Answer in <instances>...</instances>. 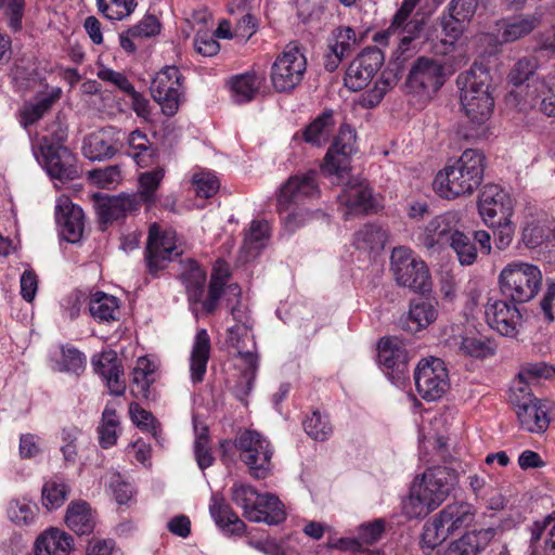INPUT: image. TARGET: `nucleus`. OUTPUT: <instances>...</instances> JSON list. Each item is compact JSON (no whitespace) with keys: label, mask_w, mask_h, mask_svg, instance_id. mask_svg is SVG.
Segmentation results:
<instances>
[{"label":"nucleus","mask_w":555,"mask_h":555,"mask_svg":"<svg viewBox=\"0 0 555 555\" xmlns=\"http://www.w3.org/2000/svg\"><path fill=\"white\" fill-rule=\"evenodd\" d=\"M539 67L534 56H526L518 60L508 74V81L518 90H512L506 96L508 105L519 111H527L540 104V111L555 118V69L548 74L545 80L533 81L522 88Z\"/></svg>","instance_id":"1"},{"label":"nucleus","mask_w":555,"mask_h":555,"mask_svg":"<svg viewBox=\"0 0 555 555\" xmlns=\"http://www.w3.org/2000/svg\"><path fill=\"white\" fill-rule=\"evenodd\" d=\"M483 173L485 155L479 150L467 149L453 165L436 175L433 188L447 199L470 195L481 184Z\"/></svg>","instance_id":"2"},{"label":"nucleus","mask_w":555,"mask_h":555,"mask_svg":"<svg viewBox=\"0 0 555 555\" xmlns=\"http://www.w3.org/2000/svg\"><path fill=\"white\" fill-rule=\"evenodd\" d=\"M460 101L465 116L474 125L490 119L494 109V88L490 70L482 64L474 63L469 70L459 75Z\"/></svg>","instance_id":"3"},{"label":"nucleus","mask_w":555,"mask_h":555,"mask_svg":"<svg viewBox=\"0 0 555 555\" xmlns=\"http://www.w3.org/2000/svg\"><path fill=\"white\" fill-rule=\"evenodd\" d=\"M227 274L214 273L208 285V294L204 299L206 272L192 258L180 260L179 280L185 287L190 308L196 319L214 314L219 306L225 286Z\"/></svg>","instance_id":"4"},{"label":"nucleus","mask_w":555,"mask_h":555,"mask_svg":"<svg viewBox=\"0 0 555 555\" xmlns=\"http://www.w3.org/2000/svg\"><path fill=\"white\" fill-rule=\"evenodd\" d=\"M499 283L503 296L515 304H524L533 299L538 294L542 283V273L534 264L513 261L501 271Z\"/></svg>","instance_id":"5"},{"label":"nucleus","mask_w":555,"mask_h":555,"mask_svg":"<svg viewBox=\"0 0 555 555\" xmlns=\"http://www.w3.org/2000/svg\"><path fill=\"white\" fill-rule=\"evenodd\" d=\"M391 271L398 285L425 293L431 288V278L426 263L406 247L392 249Z\"/></svg>","instance_id":"6"},{"label":"nucleus","mask_w":555,"mask_h":555,"mask_svg":"<svg viewBox=\"0 0 555 555\" xmlns=\"http://www.w3.org/2000/svg\"><path fill=\"white\" fill-rule=\"evenodd\" d=\"M307 70V59L296 42L288 43L271 67V82L278 92H291L299 86Z\"/></svg>","instance_id":"7"},{"label":"nucleus","mask_w":555,"mask_h":555,"mask_svg":"<svg viewBox=\"0 0 555 555\" xmlns=\"http://www.w3.org/2000/svg\"><path fill=\"white\" fill-rule=\"evenodd\" d=\"M444 68L433 57L420 56L413 63L405 79V91L422 102L429 101L444 83Z\"/></svg>","instance_id":"8"},{"label":"nucleus","mask_w":555,"mask_h":555,"mask_svg":"<svg viewBox=\"0 0 555 555\" xmlns=\"http://www.w3.org/2000/svg\"><path fill=\"white\" fill-rule=\"evenodd\" d=\"M240 459L246 464L249 474L256 479H263L271 473L273 451L270 442L258 431L246 429L240 433L234 442Z\"/></svg>","instance_id":"9"},{"label":"nucleus","mask_w":555,"mask_h":555,"mask_svg":"<svg viewBox=\"0 0 555 555\" xmlns=\"http://www.w3.org/2000/svg\"><path fill=\"white\" fill-rule=\"evenodd\" d=\"M414 380L418 395L427 401L440 399L450 386L448 370L438 358L422 359L414 370Z\"/></svg>","instance_id":"10"},{"label":"nucleus","mask_w":555,"mask_h":555,"mask_svg":"<svg viewBox=\"0 0 555 555\" xmlns=\"http://www.w3.org/2000/svg\"><path fill=\"white\" fill-rule=\"evenodd\" d=\"M176 233L171 230L164 231L157 223H153L149 230V236L144 253L147 272L156 275L168 263L181 254L176 245Z\"/></svg>","instance_id":"11"},{"label":"nucleus","mask_w":555,"mask_h":555,"mask_svg":"<svg viewBox=\"0 0 555 555\" xmlns=\"http://www.w3.org/2000/svg\"><path fill=\"white\" fill-rule=\"evenodd\" d=\"M181 88L182 75L176 66L165 67L156 74L151 82V95L168 117L173 116L179 109L182 98Z\"/></svg>","instance_id":"12"},{"label":"nucleus","mask_w":555,"mask_h":555,"mask_svg":"<svg viewBox=\"0 0 555 555\" xmlns=\"http://www.w3.org/2000/svg\"><path fill=\"white\" fill-rule=\"evenodd\" d=\"M357 151V133L349 125L339 127L325 154L322 170L325 175L341 177L349 169L350 157Z\"/></svg>","instance_id":"13"},{"label":"nucleus","mask_w":555,"mask_h":555,"mask_svg":"<svg viewBox=\"0 0 555 555\" xmlns=\"http://www.w3.org/2000/svg\"><path fill=\"white\" fill-rule=\"evenodd\" d=\"M384 63V55L379 48L364 49L349 64L345 74V86L351 91L365 88L377 74Z\"/></svg>","instance_id":"14"},{"label":"nucleus","mask_w":555,"mask_h":555,"mask_svg":"<svg viewBox=\"0 0 555 555\" xmlns=\"http://www.w3.org/2000/svg\"><path fill=\"white\" fill-rule=\"evenodd\" d=\"M317 172L309 171L304 175H295L287 179L281 186L276 199V209L280 214L287 211L292 204L298 205L305 198H312L319 195Z\"/></svg>","instance_id":"15"},{"label":"nucleus","mask_w":555,"mask_h":555,"mask_svg":"<svg viewBox=\"0 0 555 555\" xmlns=\"http://www.w3.org/2000/svg\"><path fill=\"white\" fill-rule=\"evenodd\" d=\"M479 214L487 225L507 220L513 215L511 196L496 184L485 185L478 199Z\"/></svg>","instance_id":"16"},{"label":"nucleus","mask_w":555,"mask_h":555,"mask_svg":"<svg viewBox=\"0 0 555 555\" xmlns=\"http://www.w3.org/2000/svg\"><path fill=\"white\" fill-rule=\"evenodd\" d=\"M460 215L447 211L433 218L424 228L420 241L427 249L449 246L459 231Z\"/></svg>","instance_id":"17"},{"label":"nucleus","mask_w":555,"mask_h":555,"mask_svg":"<svg viewBox=\"0 0 555 555\" xmlns=\"http://www.w3.org/2000/svg\"><path fill=\"white\" fill-rule=\"evenodd\" d=\"M487 323L502 336L515 337L520 324V312L515 305L490 298L485 308Z\"/></svg>","instance_id":"18"},{"label":"nucleus","mask_w":555,"mask_h":555,"mask_svg":"<svg viewBox=\"0 0 555 555\" xmlns=\"http://www.w3.org/2000/svg\"><path fill=\"white\" fill-rule=\"evenodd\" d=\"M119 130L114 127L101 128L85 137L82 154L92 162L112 159L119 151Z\"/></svg>","instance_id":"19"},{"label":"nucleus","mask_w":555,"mask_h":555,"mask_svg":"<svg viewBox=\"0 0 555 555\" xmlns=\"http://www.w3.org/2000/svg\"><path fill=\"white\" fill-rule=\"evenodd\" d=\"M47 172L61 181L74 180L79 177L76 156L66 146L41 145Z\"/></svg>","instance_id":"20"},{"label":"nucleus","mask_w":555,"mask_h":555,"mask_svg":"<svg viewBox=\"0 0 555 555\" xmlns=\"http://www.w3.org/2000/svg\"><path fill=\"white\" fill-rule=\"evenodd\" d=\"M455 481L454 472L443 466L428 468L421 480H415L436 507L449 496Z\"/></svg>","instance_id":"21"},{"label":"nucleus","mask_w":555,"mask_h":555,"mask_svg":"<svg viewBox=\"0 0 555 555\" xmlns=\"http://www.w3.org/2000/svg\"><path fill=\"white\" fill-rule=\"evenodd\" d=\"M94 208L99 219L103 222L117 220L128 212L139 209L140 201L135 194L107 195L103 193L93 194Z\"/></svg>","instance_id":"22"},{"label":"nucleus","mask_w":555,"mask_h":555,"mask_svg":"<svg viewBox=\"0 0 555 555\" xmlns=\"http://www.w3.org/2000/svg\"><path fill=\"white\" fill-rule=\"evenodd\" d=\"M378 362L393 380H401L408 373L409 356L401 343L395 338H382L378 343Z\"/></svg>","instance_id":"23"},{"label":"nucleus","mask_w":555,"mask_h":555,"mask_svg":"<svg viewBox=\"0 0 555 555\" xmlns=\"http://www.w3.org/2000/svg\"><path fill=\"white\" fill-rule=\"evenodd\" d=\"M437 317V299L435 297H417L410 301L408 315L401 320V327L409 333H416L434 323Z\"/></svg>","instance_id":"24"},{"label":"nucleus","mask_w":555,"mask_h":555,"mask_svg":"<svg viewBox=\"0 0 555 555\" xmlns=\"http://www.w3.org/2000/svg\"><path fill=\"white\" fill-rule=\"evenodd\" d=\"M55 218L61 227L62 236L69 243L78 242L85 229L82 209L74 205L67 197L61 198L56 206Z\"/></svg>","instance_id":"25"},{"label":"nucleus","mask_w":555,"mask_h":555,"mask_svg":"<svg viewBox=\"0 0 555 555\" xmlns=\"http://www.w3.org/2000/svg\"><path fill=\"white\" fill-rule=\"evenodd\" d=\"M92 365L94 371L106 382L111 395L119 397L125 393L126 384L121 379L124 371L115 351L108 350L99 354L98 358L93 357Z\"/></svg>","instance_id":"26"},{"label":"nucleus","mask_w":555,"mask_h":555,"mask_svg":"<svg viewBox=\"0 0 555 555\" xmlns=\"http://www.w3.org/2000/svg\"><path fill=\"white\" fill-rule=\"evenodd\" d=\"M74 548L73 537L51 527L38 535L35 541V555H69Z\"/></svg>","instance_id":"27"},{"label":"nucleus","mask_w":555,"mask_h":555,"mask_svg":"<svg viewBox=\"0 0 555 555\" xmlns=\"http://www.w3.org/2000/svg\"><path fill=\"white\" fill-rule=\"evenodd\" d=\"M514 409L521 429L529 433L542 434L548 428V410L546 404L540 399L531 403H522Z\"/></svg>","instance_id":"28"},{"label":"nucleus","mask_w":555,"mask_h":555,"mask_svg":"<svg viewBox=\"0 0 555 555\" xmlns=\"http://www.w3.org/2000/svg\"><path fill=\"white\" fill-rule=\"evenodd\" d=\"M251 325H234L228 330L227 343L237 350L246 366H258L256 344L251 335Z\"/></svg>","instance_id":"29"},{"label":"nucleus","mask_w":555,"mask_h":555,"mask_svg":"<svg viewBox=\"0 0 555 555\" xmlns=\"http://www.w3.org/2000/svg\"><path fill=\"white\" fill-rule=\"evenodd\" d=\"M96 516L86 501H73L66 509V526L79 535L90 534L95 527Z\"/></svg>","instance_id":"30"},{"label":"nucleus","mask_w":555,"mask_h":555,"mask_svg":"<svg viewBox=\"0 0 555 555\" xmlns=\"http://www.w3.org/2000/svg\"><path fill=\"white\" fill-rule=\"evenodd\" d=\"M475 517L473 505L466 502H455L448 504L436 515L439 524L443 525L450 534L467 527Z\"/></svg>","instance_id":"31"},{"label":"nucleus","mask_w":555,"mask_h":555,"mask_svg":"<svg viewBox=\"0 0 555 555\" xmlns=\"http://www.w3.org/2000/svg\"><path fill=\"white\" fill-rule=\"evenodd\" d=\"M478 8V0H451L448 5L450 17L443 21V28L454 39L462 34L464 24L469 22Z\"/></svg>","instance_id":"32"},{"label":"nucleus","mask_w":555,"mask_h":555,"mask_svg":"<svg viewBox=\"0 0 555 555\" xmlns=\"http://www.w3.org/2000/svg\"><path fill=\"white\" fill-rule=\"evenodd\" d=\"M156 364L146 357H140L132 370L130 393L137 399H150L151 385L155 382Z\"/></svg>","instance_id":"33"},{"label":"nucleus","mask_w":555,"mask_h":555,"mask_svg":"<svg viewBox=\"0 0 555 555\" xmlns=\"http://www.w3.org/2000/svg\"><path fill=\"white\" fill-rule=\"evenodd\" d=\"M209 512L217 526L229 534H242L245 524L232 511L231 506L218 495H212Z\"/></svg>","instance_id":"34"},{"label":"nucleus","mask_w":555,"mask_h":555,"mask_svg":"<svg viewBox=\"0 0 555 555\" xmlns=\"http://www.w3.org/2000/svg\"><path fill=\"white\" fill-rule=\"evenodd\" d=\"M210 354V338L206 330L197 331L191 352V378L193 383H201L204 379L207 362Z\"/></svg>","instance_id":"35"},{"label":"nucleus","mask_w":555,"mask_h":555,"mask_svg":"<svg viewBox=\"0 0 555 555\" xmlns=\"http://www.w3.org/2000/svg\"><path fill=\"white\" fill-rule=\"evenodd\" d=\"M540 24L537 15H519L502 21L498 28V38L502 42H513L529 35Z\"/></svg>","instance_id":"36"},{"label":"nucleus","mask_w":555,"mask_h":555,"mask_svg":"<svg viewBox=\"0 0 555 555\" xmlns=\"http://www.w3.org/2000/svg\"><path fill=\"white\" fill-rule=\"evenodd\" d=\"M256 509L249 511V521L278 525L285 519L281 501L273 494H261Z\"/></svg>","instance_id":"37"},{"label":"nucleus","mask_w":555,"mask_h":555,"mask_svg":"<svg viewBox=\"0 0 555 555\" xmlns=\"http://www.w3.org/2000/svg\"><path fill=\"white\" fill-rule=\"evenodd\" d=\"M335 128V120L332 111H325L314 118L302 131L305 142L322 146L327 143Z\"/></svg>","instance_id":"38"},{"label":"nucleus","mask_w":555,"mask_h":555,"mask_svg":"<svg viewBox=\"0 0 555 555\" xmlns=\"http://www.w3.org/2000/svg\"><path fill=\"white\" fill-rule=\"evenodd\" d=\"M263 80V77L256 73H245L233 77L230 80L233 100L238 104L250 102L259 92Z\"/></svg>","instance_id":"39"},{"label":"nucleus","mask_w":555,"mask_h":555,"mask_svg":"<svg viewBox=\"0 0 555 555\" xmlns=\"http://www.w3.org/2000/svg\"><path fill=\"white\" fill-rule=\"evenodd\" d=\"M89 311L98 322L115 321L119 315L118 299L103 292H96L90 298Z\"/></svg>","instance_id":"40"},{"label":"nucleus","mask_w":555,"mask_h":555,"mask_svg":"<svg viewBox=\"0 0 555 555\" xmlns=\"http://www.w3.org/2000/svg\"><path fill=\"white\" fill-rule=\"evenodd\" d=\"M127 144L128 154L140 167H149L154 163L156 151L153 149L144 132L140 130L130 132L127 139Z\"/></svg>","instance_id":"41"},{"label":"nucleus","mask_w":555,"mask_h":555,"mask_svg":"<svg viewBox=\"0 0 555 555\" xmlns=\"http://www.w3.org/2000/svg\"><path fill=\"white\" fill-rule=\"evenodd\" d=\"M402 508L409 518H424L437 507L414 481L408 499L403 501Z\"/></svg>","instance_id":"42"},{"label":"nucleus","mask_w":555,"mask_h":555,"mask_svg":"<svg viewBox=\"0 0 555 555\" xmlns=\"http://www.w3.org/2000/svg\"><path fill=\"white\" fill-rule=\"evenodd\" d=\"M449 535L451 534L448 532V529L439 524V520L435 516L433 520L426 522L423 528L421 539L423 553L425 555H438L439 552L436 551V548L440 546Z\"/></svg>","instance_id":"43"},{"label":"nucleus","mask_w":555,"mask_h":555,"mask_svg":"<svg viewBox=\"0 0 555 555\" xmlns=\"http://www.w3.org/2000/svg\"><path fill=\"white\" fill-rule=\"evenodd\" d=\"M391 38H395V41L398 42V48L395 52L396 61L399 64H403L404 61L412 56L410 44L415 36L403 35L401 37V34H399L398 30L390 25L388 29L376 33L373 37V40L379 46H388Z\"/></svg>","instance_id":"44"},{"label":"nucleus","mask_w":555,"mask_h":555,"mask_svg":"<svg viewBox=\"0 0 555 555\" xmlns=\"http://www.w3.org/2000/svg\"><path fill=\"white\" fill-rule=\"evenodd\" d=\"M70 488L60 479H50L44 482L41 490L42 505L48 511L60 508L67 500Z\"/></svg>","instance_id":"45"},{"label":"nucleus","mask_w":555,"mask_h":555,"mask_svg":"<svg viewBox=\"0 0 555 555\" xmlns=\"http://www.w3.org/2000/svg\"><path fill=\"white\" fill-rule=\"evenodd\" d=\"M242 289L238 284H229L227 287L223 286V293L221 298H224L225 306L230 309V312L236 321L235 325H251L246 307L241 302Z\"/></svg>","instance_id":"46"},{"label":"nucleus","mask_w":555,"mask_h":555,"mask_svg":"<svg viewBox=\"0 0 555 555\" xmlns=\"http://www.w3.org/2000/svg\"><path fill=\"white\" fill-rule=\"evenodd\" d=\"M529 529L531 546L535 545L546 532L543 553L544 555H555V519L553 516L547 515L542 520L534 521Z\"/></svg>","instance_id":"47"},{"label":"nucleus","mask_w":555,"mask_h":555,"mask_svg":"<svg viewBox=\"0 0 555 555\" xmlns=\"http://www.w3.org/2000/svg\"><path fill=\"white\" fill-rule=\"evenodd\" d=\"M60 94L61 89H56L50 94L38 99L36 103L25 105L21 113V125L27 128L39 120L59 100Z\"/></svg>","instance_id":"48"},{"label":"nucleus","mask_w":555,"mask_h":555,"mask_svg":"<svg viewBox=\"0 0 555 555\" xmlns=\"http://www.w3.org/2000/svg\"><path fill=\"white\" fill-rule=\"evenodd\" d=\"M386 241V232L376 224H365L354 234V245L358 249H382Z\"/></svg>","instance_id":"49"},{"label":"nucleus","mask_w":555,"mask_h":555,"mask_svg":"<svg viewBox=\"0 0 555 555\" xmlns=\"http://www.w3.org/2000/svg\"><path fill=\"white\" fill-rule=\"evenodd\" d=\"M119 417L116 410L106 405L102 413L101 424L98 427L99 442L102 448L107 449L116 444Z\"/></svg>","instance_id":"50"},{"label":"nucleus","mask_w":555,"mask_h":555,"mask_svg":"<svg viewBox=\"0 0 555 555\" xmlns=\"http://www.w3.org/2000/svg\"><path fill=\"white\" fill-rule=\"evenodd\" d=\"M165 171L163 168H157L151 171H145L139 177V196L140 204L146 203L152 205L156 202V191L163 181Z\"/></svg>","instance_id":"51"},{"label":"nucleus","mask_w":555,"mask_h":555,"mask_svg":"<svg viewBox=\"0 0 555 555\" xmlns=\"http://www.w3.org/2000/svg\"><path fill=\"white\" fill-rule=\"evenodd\" d=\"M194 430L196 435L194 442V454L198 467L204 470L211 466L215 461L209 448L208 427L205 425L198 427L196 421L194 420Z\"/></svg>","instance_id":"52"},{"label":"nucleus","mask_w":555,"mask_h":555,"mask_svg":"<svg viewBox=\"0 0 555 555\" xmlns=\"http://www.w3.org/2000/svg\"><path fill=\"white\" fill-rule=\"evenodd\" d=\"M260 493L258 491L247 485L242 482H236L231 488V499L232 501L244 511V516L249 520V511L256 509L255 506L260 499Z\"/></svg>","instance_id":"53"},{"label":"nucleus","mask_w":555,"mask_h":555,"mask_svg":"<svg viewBox=\"0 0 555 555\" xmlns=\"http://www.w3.org/2000/svg\"><path fill=\"white\" fill-rule=\"evenodd\" d=\"M137 0H96L99 11L108 20L120 21L137 8Z\"/></svg>","instance_id":"54"},{"label":"nucleus","mask_w":555,"mask_h":555,"mask_svg":"<svg viewBox=\"0 0 555 555\" xmlns=\"http://www.w3.org/2000/svg\"><path fill=\"white\" fill-rule=\"evenodd\" d=\"M339 201L350 209L367 210L372 207V191L363 185H353L339 195Z\"/></svg>","instance_id":"55"},{"label":"nucleus","mask_w":555,"mask_h":555,"mask_svg":"<svg viewBox=\"0 0 555 555\" xmlns=\"http://www.w3.org/2000/svg\"><path fill=\"white\" fill-rule=\"evenodd\" d=\"M356 42V31L351 27H338L332 33L328 49L347 56L351 53Z\"/></svg>","instance_id":"56"},{"label":"nucleus","mask_w":555,"mask_h":555,"mask_svg":"<svg viewBox=\"0 0 555 555\" xmlns=\"http://www.w3.org/2000/svg\"><path fill=\"white\" fill-rule=\"evenodd\" d=\"M449 246L456 253L461 264L469 266L475 262L477 248L472 238L460 230L455 233Z\"/></svg>","instance_id":"57"},{"label":"nucleus","mask_w":555,"mask_h":555,"mask_svg":"<svg viewBox=\"0 0 555 555\" xmlns=\"http://www.w3.org/2000/svg\"><path fill=\"white\" fill-rule=\"evenodd\" d=\"M304 429L308 436L318 441L326 440L333 431L327 416H322L319 411H313L311 416L307 417Z\"/></svg>","instance_id":"58"},{"label":"nucleus","mask_w":555,"mask_h":555,"mask_svg":"<svg viewBox=\"0 0 555 555\" xmlns=\"http://www.w3.org/2000/svg\"><path fill=\"white\" fill-rule=\"evenodd\" d=\"M36 504H29L25 499L11 500L8 505V517L17 526L29 525L35 518Z\"/></svg>","instance_id":"59"},{"label":"nucleus","mask_w":555,"mask_h":555,"mask_svg":"<svg viewBox=\"0 0 555 555\" xmlns=\"http://www.w3.org/2000/svg\"><path fill=\"white\" fill-rule=\"evenodd\" d=\"M269 236V224L266 221H253L244 238V248L248 251L259 250Z\"/></svg>","instance_id":"60"},{"label":"nucleus","mask_w":555,"mask_h":555,"mask_svg":"<svg viewBox=\"0 0 555 555\" xmlns=\"http://www.w3.org/2000/svg\"><path fill=\"white\" fill-rule=\"evenodd\" d=\"M518 376L530 383L548 379L555 376V367L542 361L527 362L520 366Z\"/></svg>","instance_id":"61"},{"label":"nucleus","mask_w":555,"mask_h":555,"mask_svg":"<svg viewBox=\"0 0 555 555\" xmlns=\"http://www.w3.org/2000/svg\"><path fill=\"white\" fill-rule=\"evenodd\" d=\"M193 184L197 196L209 198L214 196L219 188L220 183L217 177L210 172H198L193 176Z\"/></svg>","instance_id":"62"},{"label":"nucleus","mask_w":555,"mask_h":555,"mask_svg":"<svg viewBox=\"0 0 555 555\" xmlns=\"http://www.w3.org/2000/svg\"><path fill=\"white\" fill-rule=\"evenodd\" d=\"M530 382L525 378H519L517 375L516 380H514L511 387L509 401L514 408L519 405L527 404L539 400L533 396L530 388Z\"/></svg>","instance_id":"63"},{"label":"nucleus","mask_w":555,"mask_h":555,"mask_svg":"<svg viewBox=\"0 0 555 555\" xmlns=\"http://www.w3.org/2000/svg\"><path fill=\"white\" fill-rule=\"evenodd\" d=\"M385 531V521L383 519H375L371 522L363 524L358 530V540L360 545H372L380 540Z\"/></svg>","instance_id":"64"}]
</instances>
